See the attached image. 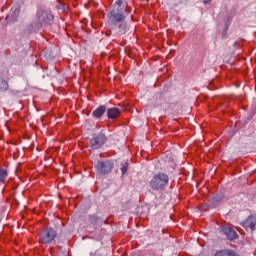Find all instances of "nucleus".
I'll return each instance as SVG.
<instances>
[{
  "mask_svg": "<svg viewBox=\"0 0 256 256\" xmlns=\"http://www.w3.org/2000/svg\"><path fill=\"white\" fill-rule=\"evenodd\" d=\"M38 21L40 25H51L53 23V16L49 10L38 11Z\"/></svg>",
  "mask_w": 256,
  "mask_h": 256,
  "instance_id": "obj_7",
  "label": "nucleus"
},
{
  "mask_svg": "<svg viewBox=\"0 0 256 256\" xmlns=\"http://www.w3.org/2000/svg\"><path fill=\"white\" fill-rule=\"evenodd\" d=\"M130 18L133 19V15H131Z\"/></svg>",
  "mask_w": 256,
  "mask_h": 256,
  "instance_id": "obj_18",
  "label": "nucleus"
},
{
  "mask_svg": "<svg viewBox=\"0 0 256 256\" xmlns=\"http://www.w3.org/2000/svg\"><path fill=\"white\" fill-rule=\"evenodd\" d=\"M234 13H237V7L234 9Z\"/></svg>",
  "mask_w": 256,
  "mask_h": 256,
  "instance_id": "obj_17",
  "label": "nucleus"
},
{
  "mask_svg": "<svg viewBox=\"0 0 256 256\" xmlns=\"http://www.w3.org/2000/svg\"><path fill=\"white\" fill-rule=\"evenodd\" d=\"M149 185L153 191H163L169 185V175L159 172L152 177Z\"/></svg>",
  "mask_w": 256,
  "mask_h": 256,
  "instance_id": "obj_2",
  "label": "nucleus"
},
{
  "mask_svg": "<svg viewBox=\"0 0 256 256\" xmlns=\"http://www.w3.org/2000/svg\"><path fill=\"white\" fill-rule=\"evenodd\" d=\"M57 237V231L53 228H46L44 231H42L40 235V241L44 245H49V243H53L55 241V238Z\"/></svg>",
  "mask_w": 256,
  "mask_h": 256,
  "instance_id": "obj_4",
  "label": "nucleus"
},
{
  "mask_svg": "<svg viewBox=\"0 0 256 256\" xmlns=\"http://www.w3.org/2000/svg\"><path fill=\"white\" fill-rule=\"evenodd\" d=\"M113 165L111 161H100L95 165V169L98 175H107V173H111Z\"/></svg>",
  "mask_w": 256,
  "mask_h": 256,
  "instance_id": "obj_5",
  "label": "nucleus"
},
{
  "mask_svg": "<svg viewBox=\"0 0 256 256\" xmlns=\"http://www.w3.org/2000/svg\"><path fill=\"white\" fill-rule=\"evenodd\" d=\"M110 31L114 35H126L127 31H129V25H127V22L112 24L110 25Z\"/></svg>",
  "mask_w": 256,
  "mask_h": 256,
  "instance_id": "obj_6",
  "label": "nucleus"
},
{
  "mask_svg": "<svg viewBox=\"0 0 256 256\" xmlns=\"http://www.w3.org/2000/svg\"><path fill=\"white\" fill-rule=\"evenodd\" d=\"M90 219H94L95 221H97V217L95 216H91Z\"/></svg>",
  "mask_w": 256,
  "mask_h": 256,
  "instance_id": "obj_16",
  "label": "nucleus"
},
{
  "mask_svg": "<svg viewBox=\"0 0 256 256\" xmlns=\"http://www.w3.org/2000/svg\"><path fill=\"white\" fill-rule=\"evenodd\" d=\"M222 232L224 233V235H226L227 239H229L230 241H233V239H237V232H235V230H233L230 227L222 228Z\"/></svg>",
  "mask_w": 256,
  "mask_h": 256,
  "instance_id": "obj_9",
  "label": "nucleus"
},
{
  "mask_svg": "<svg viewBox=\"0 0 256 256\" xmlns=\"http://www.w3.org/2000/svg\"><path fill=\"white\" fill-rule=\"evenodd\" d=\"M121 115V110L119 108H109L107 110L108 119H117Z\"/></svg>",
  "mask_w": 256,
  "mask_h": 256,
  "instance_id": "obj_11",
  "label": "nucleus"
},
{
  "mask_svg": "<svg viewBox=\"0 0 256 256\" xmlns=\"http://www.w3.org/2000/svg\"><path fill=\"white\" fill-rule=\"evenodd\" d=\"M120 169H121L122 175H125L127 173V169H129V164L125 162L124 164H122V167Z\"/></svg>",
  "mask_w": 256,
  "mask_h": 256,
  "instance_id": "obj_13",
  "label": "nucleus"
},
{
  "mask_svg": "<svg viewBox=\"0 0 256 256\" xmlns=\"http://www.w3.org/2000/svg\"><path fill=\"white\" fill-rule=\"evenodd\" d=\"M5 179H7V170L0 169V183H5Z\"/></svg>",
  "mask_w": 256,
  "mask_h": 256,
  "instance_id": "obj_12",
  "label": "nucleus"
},
{
  "mask_svg": "<svg viewBox=\"0 0 256 256\" xmlns=\"http://www.w3.org/2000/svg\"><path fill=\"white\" fill-rule=\"evenodd\" d=\"M107 143V136L105 133L100 132L95 134L94 137L90 140V149L96 151V149H101L103 145Z\"/></svg>",
  "mask_w": 256,
  "mask_h": 256,
  "instance_id": "obj_3",
  "label": "nucleus"
},
{
  "mask_svg": "<svg viewBox=\"0 0 256 256\" xmlns=\"http://www.w3.org/2000/svg\"><path fill=\"white\" fill-rule=\"evenodd\" d=\"M2 85L5 87V89H7V81H2Z\"/></svg>",
  "mask_w": 256,
  "mask_h": 256,
  "instance_id": "obj_15",
  "label": "nucleus"
},
{
  "mask_svg": "<svg viewBox=\"0 0 256 256\" xmlns=\"http://www.w3.org/2000/svg\"><path fill=\"white\" fill-rule=\"evenodd\" d=\"M223 200V196H215L214 198H212V201L219 203V201Z\"/></svg>",
  "mask_w": 256,
  "mask_h": 256,
  "instance_id": "obj_14",
  "label": "nucleus"
},
{
  "mask_svg": "<svg viewBox=\"0 0 256 256\" xmlns=\"http://www.w3.org/2000/svg\"><path fill=\"white\" fill-rule=\"evenodd\" d=\"M131 15V9L127 0H116L107 13L108 25L123 23Z\"/></svg>",
  "mask_w": 256,
  "mask_h": 256,
  "instance_id": "obj_1",
  "label": "nucleus"
},
{
  "mask_svg": "<svg viewBox=\"0 0 256 256\" xmlns=\"http://www.w3.org/2000/svg\"><path fill=\"white\" fill-rule=\"evenodd\" d=\"M243 227L245 229H250L251 231H255V225H256V216H249L243 223Z\"/></svg>",
  "mask_w": 256,
  "mask_h": 256,
  "instance_id": "obj_8",
  "label": "nucleus"
},
{
  "mask_svg": "<svg viewBox=\"0 0 256 256\" xmlns=\"http://www.w3.org/2000/svg\"><path fill=\"white\" fill-rule=\"evenodd\" d=\"M105 111H107V106L101 105L92 112V115L95 119H101L105 115Z\"/></svg>",
  "mask_w": 256,
  "mask_h": 256,
  "instance_id": "obj_10",
  "label": "nucleus"
}]
</instances>
